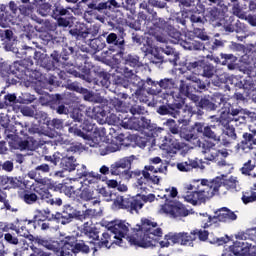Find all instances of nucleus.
<instances>
[{
    "mask_svg": "<svg viewBox=\"0 0 256 256\" xmlns=\"http://www.w3.org/2000/svg\"><path fill=\"white\" fill-rule=\"evenodd\" d=\"M116 84L127 89L126 92L123 93V99H127L129 95L141 99V91H145V81L141 80V78H136L135 81L119 78Z\"/></svg>",
    "mask_w": 256,
    "mask_h": 256,
    "instance_id": "14",
    "label": "nucleus"
},
{
    "mask_svg": "<svg viewBox=\"0 0 256 256\" xmlns=\"http://www.w3.org/2000/svg\"><path fill=\"white\" fill-rule=\"evenodd\" d=\"M239 181H237V178L230 177L229 179L222 180V185L227 189V191H237V184Z\"/></svg>",
    "mask_w": 256,
    "mask_h": 256,
    "instance_id": "63",
    "label": "nucleus"
},
{
    "mask_svg": "<svg viewBox=\"0 0 256 256\" xmlns=\"http://www.w3.org/2000/svg\"><path fill=\"white\" fill-rule=\"evenodd\" d=\"M131 224L123 220H113L108 224V231L114 235V239L123 241V238L129 235V228Z\"/></svg>",
    "mask_w": 256,
    "mask_h": 256,
    "instance_id": "19",
    "label": "nucleus"
},
{
    "mask_svg": "<svg viewBox=\"0 0 256 256\" xmlns=\"http://www.w3.org/2000/svg\"><path fill=\"white\" fill-rule=\"evenodd\" d=\"M121 126L124 129H130L134 131H153V125L151 124V120L145 117H130L127 119L126 117L122 120Z\"/></svg>",
    "mask_w": 256,
    "mask_h": 256,
    "instance_id": "16",
    "label": "nucleus"
},
{
    "mask_svg": "<svg viewBox=\"0 0 256 256\" xmlns=\"http://www.w3.org/2000/svg\"><path fill=\"white\" fill-rule=\"evenodd\" d=\"M106 43L110 45L109 51H113L115 54L113 55V59L115 63L120 64V59L123 57V51H125V30H120V35L117 36L116 33H110L106 36Z\"/></svg>",
    "mask_w": 256,
    "mask_h": 256,
    "instance_id": "12",
    "label": "nucleus"
},
{
    "mask_svg": "<svg viewBox=\"0 0 256 256\" xmlns=\"http://www.w3.org/2000/svg\"><path fill=\"white\" fill-rule=\"evenodd\" d=\"M29 67L31 66L27 65V62H24V60L15 61L12 65H10V72L16 77H23V75L29 71Z\"/></svg>",
    "mask_w": 256,
    "mask_h": 256,
    "instance_id": "35",
    "label": "nucleus"
},
{
    "mask_svg": "<svg viewBox=\"0 0 256 256\" xmlns=\"http://www.w3.org/2000/svg\"><path fill=\"white\" fill-rule=\"evenodd\" d=\"M75 53V48L69 45H65L62 49L61 54H59L61 63H69V57Z\"/></svg>",
    "mask_w": 256,
    "mask_h": 256,
    "instance_id": "58",
    "label": "nucleus"
},
{
    "mask_svg": "<svg viewBox=\"0 0 256 256\" xmlns=\"http://www.w3.org/2000/svg\"><path fill=\"white\" fill-rule=\"evenodd\" d=\"M105 135H107V130L105 129V127H96L94 126V129L91 133V138L88 141H92V143L94 144H90L91 147H99V143L101 141V139H103V137H105Z\"/></svg>",
    "mask_w": 256,
    "mask_h": 256,
    "instance_id": "38",
    "label": "nucleus"
},
{
    "mask_svg": "<svg viewBox=\"0 0 256 256\" xmlns=\"http://www.w3.org/2000/svg\"><path fill=\"white\" fill-rule=\"evenodd\" d=\"M204 17L206 22L208 21L209 23H218V21H221V19L225 17V11L221 9V6L210 7L207 8Z\"/></svg>",
    "mask_w": 256,
    "mask_h": 256,
    "instance_id": "29",
    "label": "nucleus"
},
{
    "mask_svg": "<svg viewBox=\"0 0 256 256\" xmlns=\"http://www.w3.org/2000/svg\"><path fill=\"white\" fill-rule=\"evenodd\" d=\"M33 187L25 188L22 192L19 193V198L26 203V205H35L39 201V196L33 191Z\"/></svg>",
    "mask_w": 256,
    "mask_h": 256,
    "instance_id": "30",
    "label": "nucleus"
},
{
    "mask_svg": "<svg viewBox=\"0 0 256 256\" xmlns=\"http://www.w3.org/2000/svg\"><path fill=\"white\" fill-rule=\"evenodd\" d=\"M89 47L92 53H99V51H103L107 47V43H105L103 37L99 36L98 38L90 39Z\"/></svg>",
    "mask_w": 256,
    "mask_h": 256,
    "instance_id": "43",
    "label": "nucleus"
},
{
    "mask_svg": "<svg viewBox=\"0 0 256 256\" xmlns=\"http://www.w3.org/2000/svg\"><path fill=\"white\" fill-rule=\"evenodd\" d=\"M152 173H163V168H155L153 165H148L144 167L142 171V176L137 179L136 187L140 189L141 193H147L151 185H159L161 177Z\"/></svg>",
    "mask_w": 256,
    "mask_h": 256,
    "instance_id": "8",
    "label": "nucleus"
},
{
    "mask_svg": "<svg viewBox=\"0 0 256 256\" xmlns=\"http://www.w3.org/2000/svg\"><path fill=\"white\" fill-rule=\"evenodd\" d=\"M195 236L192 232H169L164 236V240L160 241V247H170V245H182L184 247H193Z\"/></svg>",
    "mask_w": 256,
    "mask_h": 256,
    "instance_id": "10",
    "label": "nucleus"
},
{
    "mask_svg": "<svg viewBox=\"0 0 256 256\" xmlns=\"http://www.w3.org/2000/svg\"><path fill=\"white\" fill-rule=\"evenodd\" d=\"M222 65H227L228 69H235V63H237V56L233 54H220Z\"/></svg>",
    "mask_w": 256,
    "mask_h": 256,
    "instance_id": "56",
    "label": "nucleus"
},
{
    "mask_svg": "<svg viewBox=\"0 0 256 256\" xmlns=\"http://www.w3.org/2000/svg\"><path fill=\"white\" fill-rule=\"evenodd\" d=\"M19 100H17V95L10 94L5 91L0 93V109H7V107H13V105H17Z\"/></svg>",
    "mask_w": 256,
    "mask_h": 256,
    "instance_id": "33",
    "label": "nucleus"
},
{
    "mask_svg": "<svg viewBox=\"0 0 256 256\" xmlns=\"http://www.w3.org/2000/svg\"><path fill=\"white\" fill-rule=\"evenodd\" d=\"M81 72H79V79H83L87 83H92L95 81V77L91 75V69L87 66H84L80 69Z\"/></svg>",
    "mask_w": 256,
    "mask_h": 256,
    "instance_id": "61",
    "label": "nucleus"
},
{
    "mask_svg": "<svg viewBox=\"0 0 256 256\" xmlns=\"http://www.w3.org/2000/svg\"><path fill=\"white\" fill-rule=\"evenodd\" d=\"M107 107L109 111H116L117 113H125V104L119 98H112L108 101Z\"/></svg>",
    "mask_w": 256,
    "mask_h": 256,
    "instance_id": "49",
    "label": "nucleus"
},
{
    "mask_svg": "<svg viewBox=\"0 0 256 256\" xmlns=\"http://www.w3.org/2000/svg\"><path fill=\"white\" fill-rule=\"evenodd\" d=\"M223 185V178L216 177L207 186H203L202 188H196L202 195L204 201L207 199H211V197H215V195H219V189H221Z\"/></svg>",
    "mask_w": 256,
    "mask_h": 256,
    "instance_id": "20",
    "label": "nucleus"
},
{
    "mask_svg": "<svg viewBox=\"0 0 256 256\" xmlns=\"http://www.w3.org/2000/svg\"><path fill=\"white\" fill-rule=\"evenodd\" d=\"M125 65L129 67H141V61H139V56L135 54H128L124 59Z\"/></svg>",
    "mask_w": 256,
    "mask_h": 256,
    "instance_id": "62",
    "label": "nucleus"
},
{
    "mask_svg": "<svg viewBox=\"0 0 256 256\" xmlns=\"http://www.w3.org/2000/svg\"><path fill=\"white\" fill-rule=\"evenodd\" d=\"M205 131V126L201 122H196L191 129L184 135V139L193 143L196 147L201 149L206 161H219L220 159H226L229 157V152L227 150H219L215 148V143L209 140H204L201 142L199 139V134Z\"/></svg>",
    "mask_w": 256,
    "mask_h": 256,
    "instance_id": "1",
    "label": "nucleus"
},
{
    "mask_svg": "<svg viewBox=\"0 0 256 256\" xmlns=\"http://www.w3.org/2000/svg\"><path fill=\"white\" fill-rule=\"evenodd\" d=\"M187 71L192 73V75H197L198 77H205L206 79H211L215 76L217 70L213 64L205 60H196L185 63Z\"/></svg>",
    "mask_w": 256,
    "mask_h": 256,
    "instance_id": "11",
    "label": "nucleus"
},
{
    "mask_svg": "<svg viewBox=\"0 0 256 256\" xmlns=\"http://www.w3.org/2000/svg\"><path fill=\"white\" fill-rule=\"evenodd\" d=\"M33 191L36 192V194L38 195L39 199H41V201H46V203H48L49 199H51L52 197L51 192H49V189L45 187L41 188L39 186H34Z\"/></svg>",
    "mask_w": 256,
    "mask_h": 256,
    "instance_id": "57",
    "label": "nucleus"
},
{
    "mask_svg": "<svg viewBox=\"0 0 256 256\" xmlns=\"http://www.w3.org/2000/svg\"><path fill=\"white\" fill-rule=\"evenodd\" d=\"M184 13L186 15L185 17H187V19H190L193 27H195V25H205V14L199 11V9H197V6L191 9H186V12Z\"/></svg>",
    "mask_w": 256,
    "mask_h": 256,
    "instance_id": "25",
    "label": "nucleus"
},
{
    "mask_svg": "<svg viewBox=\"0 0 256 256\" xmlns=\"http://www.w3.org/2000/svg\"><path fill=\"white\" fill-rule=\"evenodd\" d=\"M184 199L185 201H187V203H190L191 205H197L198 203H205V200L201 195V192H199V189H196V191L187 192Z\"/></svg>",
    "mask_w": 256,
    "mask_h": 256,
    "instance_id": "42",
    "label": "nucleus"
},
{
    "mask_svg": "<svg viewBox=\"0 0 256 256\" xmlns=\"http://www.w3.org/2000/svg\"><path fill=\"white\" fill-rule=\"evenodd\" d=\"M47 0H34L32 5L37 7V13L41 15V17H47L51 15L53 9H51V4L46 2Z\"/></svg>",
    "mask_w": 256,
    "mask_h": 256,
    "instance_id": "37",
    "label": "nucleus"
},
{
    "mask_svg": "<svg viewBox=\"0 0 256 256\" xmlns=\"http://www.w3.org/2000/svg\"><path fill=\"white\" fill-rule=\"evenodd\" d=\"M140 9H145L147 13H149V15H152L153 17L152 25L147 26L149 35L155 37V39L159 41V43H164L165 38L161 36V33H163V31H166L167 27H169L167 21H165V19L163 18H155L157 12H155L153 8L149 7V5H147V2L140 3Z\"/></svg>",
    "mask_w": 256,
    "mask_h": 256,
    "instance_id": "7",
    "label": "nucleus"
},
{
    "mask_svg": "<svg viewBox=\"0 0 256 256\" xmlns=\"http://www.w3.org/2000/svg\"><path fill=\"white\" fill-rule=\"evenodd\" d=\"M212 104L214 105V111L217 108L224 105V111L220 114V117L217 120V123L226 127L231 121H241L245 119V109L237 104H231L225 100V95L219 92H215L211 97Z\"/></svg>",
    "mask_w": 256,
    "mask_h": 256,
    "instance_id": "3",
    "label": "nucleus"
},
{
    "mask_svg": "<svg viewBox=\"0 0 256 256\" xmlns=\"http://www.w3.org/2000/svg\"><path fill=\"white\" fill-rule=\"evenodd\" d=\"M133 161H135V155L125 157L116 161L110 166L111 175H119V177L127 178V176L129 175V169H131Z\"/></svg>",
    "mask_w": 256,
    "mask_h": 256,
    "instance_id": "18",
    "label": "nucleus"
},
{
    "mask_svg": "<svg viewBox=\"0 0 256 256\" xmlns=\"http://www.w3.org/2000/svg\"><path fill=\"white\" fill-rule=\"evenodd\" d=\"M188 79L189 81H192L193 87L195 91H198V93H203V91H207V84L203 80L195 76H190Z\"/></svg>",
    "mask_w": 256,
    "mask_h": 256,
    "instance_id": "59",
    "label": "nucleus"
},
{
    "mask_svg": "<svg viewBox=\"0 0 256 256\" xmlns=\"http://www.w3.org/2000/svg\"><path fill=\"white\" fill-rule=\"evenodd\" d=\"M241 199H242V202L244 203V205H249V203H255L256 192L253 190L243 192Z\"/></svg>",
    "mask_w": 256,
    "mask_h": 256,
    "instance_id": "64",
    "label": "nucleus"
},
{
    "mask_svg": "<svg viewBox=\"0 0 256 256\" xmlns=\"http://www.w3.org/2000/svg\"><path fill=\"white\" fill-rule=\"evenodd\" d=\"M165 105L159 106L157 113L159 115H171L174 119L180 117L181 109L185 105V99L181 97V94L171 92L164 94Z\"/></svg>",
    "mask_w": 256,
    "mask_h": 256,
    "instance_id": "5",
    "label": "nucleus"
},
{
    "mask_svg": "<svg viewBox=\"0 0 256 256\" xmlns=\"http://www.w3.org/2000/svg\"><path fill=\"white\" fill-rule=\"evenodd\" d=\"M86 31V26L85 24H78L75 25V27L71 28L69 30L70 35H72V37H75V39L81 40V39H85V33Z\"/></svg>",
    "mask_w": 256,
    "mask_h": 256,
    "instance_id": "55",
    "label": "nucleus"
},
{
    "mask_svg": "<svg viewBox=\"0 0 256 256\" xmlns=\"http://www.w3.org/2000/svg\"><path fill=\"white\" fill-rule=\"evenodd\" d=\"M80 5H83L84 19L87 15H93V13H103L104 11H113V9H119L121 5L117 0H108L103 2L102 0H81Z\"/></svg>",
    "mask_w": 256,
    "mask_h": 256,
    "instance_id": "9",
    "label": "nucleus"
},
{
    "mask_svg": "<svg viewBox=\"0 0 256 256\" xmlns=\"http://www.w3.org/2000/svg\"><path fill=\"white\" fill-rule=\"evenodd\" d=\"M75 208L71 205H64L63 211L61 213L62 225H67V223H71L73 221V217H75Z\"/></svg>",
    "mask_w": 256,
    "mask_h": 256,
    "instance_id": "41",
    "label": "nucleus"
},
{
    "mask_svg": "<svg viewBox=\"0 0 256 256\" xmlns=\"http://www.w3.org/2000/svg\"><path fill=\"white\" fill-rule=\"evenodd\" d=\"M215 129H217L216 125L205 126L203 131V137H206V139H211L212 141H216V143H219V141H221V136L217 135Z\"/></svg>",
    "mask_w": 256,
    "mask_h": 256,
    "instance_id": "50",
    "label": "nucleus"
},
{
    "mask_svg": "<svg viewBox=\"0 0 256 256\" xmlns=\"http://www.w3.org/2000/svg\"><path fill=\"white\" fill-rule=\"evenodd\" d=\"M187 144L175 139L173 136H166L162 140L160 149L167 152L169 155H176L179 151H183Z\"/></svg>",
    "mask_w": 256,
    "mask_h": 256,
    "instance_id": "22",
    "label": "nucleus"
},
{
    "mask_svg": "<svg viewBox=\"0 0 256 256\" xmlns=\"http://www.w3.org/2000/svg\"><path fill=\"white\" fill-rule=\"evenodd\" d=\"M160 88L153 89L154 95H159L161 89H175V80L173 78H164L158 82Z\"/></svg>",
    "mask_w": 256,
    "mask_h": 256,
    "instance_id": "46",
    "label": "nucleus"
},
{
    "mask_svg": "<svg viewBox=\"0 0 256 256\" xmlns=\"http://www.w3.org/2000/svg\"><path fill=\"white\" fill-rule=\"evenodd\" d=\"M116 142L107 144L105 149L101 152V155H109V153H116V151H121V147L125 145V134H120L116 137Z\"/></svg>",
    "mask_w": 256,
    "mask_h": 256,
    "instance_id": "32",
    "label": "nucleus"
},
{
    "mask_svg": "<svg viewBox=\"0 0 256 256\" xmlns=\"http://www.w3.org/2000/svg\"><path fill=\"white\" fill-rule=\"evenodd\" d=\"M133 233L134 235L128 236V243L134 247H151L153 241H157V237H163V229L149 218H142L141 224L136 225Z\"/></svg>",
    "mask_w": 256,
    "mask_h": 256,
    "instance_id": "2",
    "label": "nucleus"
},
{
    "mask_svg": "<svg viewBox=\"0 0 256 256\" xmlns=\"http://www.w3.org/2000/svg\"><path fill=\"white\" fill-rule=\"evenodd\" d=\"M76 179H95V173L87 171V166L76 164Z\"/></svg>",
    "mask_w": 256,
    "mask_h": 256,
    "instance_id": "47",
    "label": "nucleus"
},
{
    "mask_svg": "<svg viewBox=\"0 0 256 256\" xmlns=\"http://www.w3.org/2000/svg\"><path fill=\"white\" fill-rule=\"evenodd\" d=\"M71 12L69 9L64 8L61 4H54L51 17L53 19H59L60 17H70Z\"/></svg>",
    "mask_w": 256,
    "mask_h": 256,
    "instance_id": "48",
    "label": "nucleus"
},
{
    "mask_svg": "<svg viewBox=\"0 0 256 256\" xmlns=\"http://www.w3.org/2000/svg\"><path fill=\"white\" fill-rule=\"evenodd\" d=\"M51 171V167L49 164H40L28 172V177L30 179H39L41 175H45Z\"/></svg>",
    "mask_w": 256,
    "mask_h": 256,
    "instance_id": "39",
    "label": "nucleus"
},
{
    "mask_svg": "<svg viewBox=\"0 0 256 256\" xmlns=\"http://www.w3.org/2000/svg\"><path fill=\"white\" fill-rule=\"evenodd\" d=\"M60 166L64 171H75V169H77V160L73 156L63 157L61 159Z\"/></svg>",
    "mask_w": 256,
    "mask_h": 256,
    "instance_id": "45",
    "label": "nucleus"
},
{
    "mask_svg": "<svg viewBox=\"0 0 256 256\" xmlns=\"http://www.w3.org/2000/svg\"><path fill=\"white\" fill-rule=\"evenodd\" d=\"M153 201H155V194H138L135 197L128 198L117 196L114 200V205L118 207V209H126V211L130 213H139L145 203H153Z\"/></svg>",
    "mask_w": 256,
    "mask_h": 256,
    "instance_id": "4",
    "label": "nucleus"
},
{
    "mask_svg": "<svg viewBox=\"0 0 256 256\" xmlns=\"http://www.w3.org/2000/svg\"><path fill=\"white\" fill-rule=\"evenodd\" d=\"M253 145H256V130H253L251 133L244 132L242 135V141L238 143L239 149H253Z\"/></svg>",
    "mask_w": 256,
    "mask_h": 256,
    "instance_id": "31",
    "label": "nucleus"
},
{
    "mask_svg": "<svg viewBox=\"0 0 256 256\" xmlns=\"http://www.w3.org/2000/svg\"><path fill=\"white\" fill-rule=\"evenodd\" d=\"M178 171L182 173H189V171H193V169H205L203 165V161L199 159H188V161L180 162L176 165Z\"/></svg>",
    "mask_w": 256,
    "mask_h": 256,
    "instance_id": "27",
    "label": "nucleus"
},
{
    "mask_svg": "<svg viewBox=\"0 0 256 256\" xmlns=\"http://www.w3.org/2000/svg\"><path fill=\"white\" fill-rule=\"evenodd\" d=\"M16 57L24 61V63H27L28 66L33 67V59L37 63L39 59L43 57V54H41V51H37L34 48L27 47L17 50Z\"/></svg>",
    "mask_w": 256,
    "mask_h": 256,
    "instance_id": "23",
    "label": "nucleus"
},
{
    "mask_svg": "<svg viewBox=\"0 0 256 256\" xmlns=\"http://www.w3.org/2000/svg\"><path fill=\"white\" fill-rule=\"evenodd\" d=\"M60 69H63L62 71L64 73H68V75H71L72 77H79V71H77V67L73 65V63L64 62L60 66Z\"/></svg>",
    "mask_w": 256,
    "mask_h": 256,
    "instance_id": "60",
    "label": "nucleus"
},
{
    "mask_svg": "<svg viewBox=\"0 0 256 256\" xmlns=\"http://www.w3.org/2000/svg\"><path fill=\"white\" fill-rule=\"evenodd\" d=\"M92 83L94 85H98V87H102L103 89H109L111 86V74L105 71H100L98 73V77L94 78Z\"/></svg>",
    "mask_w": 256,
    "mask_h": 256,
    "instance_id": "36",
    "label": "nucleus"
},
{
    "mask_svg": "<svg viewBox=\"0 0 256 256\" xmlns=\"http://www.w3.org/2000/svg\"><path fill=\"white\" fill-rule=\"evenodd\" d=\"M191 99L200 109H205L206 111H215L212 100H209L206 97L200 99L197 95H191Z\"/></svg>",
    "mask_w": 256,
    "mask_h": 256,
    "instance_id": "40",
    "label": "nucleus"
},
{
    "mask_svg": "<svg viewBox=\"0 0 256 256\" xmlns=\"http://www.w3.org/2000/svg\"><path fill=\"white\" fill-rule=\"evenodd\" d=\"M181 46L184 49H187L188 51H201V49H204L205 46L203 43L195 40H189V41H181Z\"/></svg>",
    "mask_w": 256,
    "mask_h": 256,
    "instance_id": "53",
    "label": "nucleus"
},
{
    "mask_svg": "<svg viewBox=\"0 0 256 256\" xmlns=\"http://www.w3.org/2000/svg\"><path fill=\"white\" fill-rule=\"evenodd\" d=\"M126 23L131 29H135V31H140L142 23H147V14L139 12L137 20H135V17H133V15L131 14L128 16V20L126 21Z\"/></svg>",
    "mask_w": 256,
    "mask_h": 256,
    "instance_id": "34",
    "label": "nucleus"
},
{
    "mask_svg": "<svg viewBox=\"0 0 256 256\" xmlns=\"http://www.w3.org/2000/svg\"><path fill=\"white\" fill-rule=\"evenodd\" d=\"M55 99V106H52L54 111H56L58 115H67L69 113V108H67L65 104L61 103V101H63L61 94H56Z\"/></svg>",
    "mask_w": 256,
    "mask_h": 256,
    "instance_id": "52",
    "label": "nucleus"
},
{
    "mask_svg": "<svg viewBox=\"0 0 256 256\" xmlns=\"http://www.w3.org/2000/svg\"><path fill=\"white\" fill-rule=\"evenodd\" d=\"M204 217L205 219L202 220V223L205 229H207V227H211V225H215V223H229L231 221H237V214L227 207L218 209L213 217L208 214L204 215Z\"/></svg>",
    "mask_w": 256,
    "mask_h": 256,
    "instance_id": "13",
    "label": "nucleus"
},
{
    "mask_svg": "<svg viewBox=\"0 0 256 256\" xmlns=\"http://www.w3.org/2000/svg\"><path fill=\"white\" fill-rule=\"evenodd\" d=\"M166 33L168 37L171 38L172 43H179L181 45V41H187L183 40L181 37H183V34H181V31L177 30V28L173 27L172 25H168L166 28Z\"/></svg>",
    "mask_w": 256,
    "mask_h": 256,
    "instance_id": "44",
    "label": "nucleus"
},
{
    "mask_svg": "<svg viewBox=\"0 0 256 256\" xmlns=\"http://www.w3.org/2000/svg\"><path fill=\"white\" fill-rule=\"evenodd\" d=\"M8 8H6L5 19L0 18V23L4 24V29L9 27L11 23H15L17 19H21V17H29L33 13V5H17L15 1H10L8 3ZM10 11V12H9Z\"/></svg>",
    "mask_w": 256,
    "mask_h": 256,
    "instance_id": "6",
    "label": "nucleus"
},
{
    "mask_svg": "<svg viewBox=\"0 0 256 256\" xmlns=\"http://www.w3.org/2000/svg\"><path fill=\"white\" fill-rule=\"evenodd\" d=\"M86 235L90 237V239H93L94 241H98V247H111V234L109 232L102 233V237L99 240V229L97 227H91L89 229H86Z\"/></svg>",
    "mask_w": 256,
    "mask_h": 256,
    "instance_id": "24",
    "label": "nucleus"
},
{
    "mask_svg": "<svg viewBox=\"0 0 256 256\" xmlns=\"http://www.w3.org/2000/svg\"><path fill=\"white\" fill-rule=\"evenodd\" d=\"M85 115L89 117V119H94L98 123L103 124L105 123V115H107V113L101 106H92L86 109Z\"/></svg>",
    "mask_w": 256,
    "mask_h": 256,
    "instance_id": "28",
    "label": "nucleus"
},
{
    "mask_svg": "<svg viewBox=\"0 0 256 256\" xmlns=\"http://www.w3.org/2000/svg\"><path fill=\"white\" fill-rule=\"evenodd\" d=\"M5 133H6L7 139H12V141L9 142V147H10V149H11V150H15L14 147H17V143H18V142L13 141V139H15V136H16V135H19V133H20L21 135H23V130H21V131L19 132V131H17V130L15 129V126H11L10 128H7V129L5 130Z\"/></svg>",
    "mask_w": 256,
    "mask_h": 256,
    "instance_id": "54",
    "label": "nucleus"
},
{
    "mask_svg": "<svg viewBox=\"0 0 256 256\" xmlns=\"http://www.w3.org/2000/svg\"><path fill=\"white\" fill-rule=\"evenodd\" d=\"M166 198L165 203L161 205L160 212L165 213L166 215H170L173 219H177V217H187L189 215V210L185 208L183 203L167 198V195H164Z\"/></svg>",
    "mask_w": 256,
    "mask_h": 256,
    "instance_id": "15",
    "label": "nucleus"
},
{
    "mask_svg": "<svg viewBox=\"0 0 256 256\" xmlns=\"http://www.w3.org/2000/svg\"><path fill=\"white\" fill-rule=\"evenodd\" d=\"M80 199H82V201H93V199H96L94 200V203H101V200H99L95 195V191H93L89 186L82 189Z\"/></svg>",
    "mask_w": 256,
    "mask_h": 256,
    "instance_id": "51",
    "label": "nucleus"
},
{
    "mask_svg": "<svg viewBox=\"0 0 256 256\" xmlns=\"http://www.w3.org/2000/svg\"><path fill=\"white\" fill-rule=\"evenodd\" d=\"M25 223L26 224L18 227L17 235L28 239V241H35V236L31 233L37 229V225H35V222L31 220H25Z\"/></svg>",
    "mask_w": 256,
    "mask_h": 256,
    "instance_id": "26",
    "label": "nucleus"
},
{
    "mask_svg": "<svg viewBox=\"0 0 256 256\" xmlns=\"http://www.w3.org/2000/svg\"><path fill=\"white\" fill-rule=\"evenodd\" d=\"M80 128L77 127V124L70 126L68 128L69 133L82 137L86 141H91V133L95 129V124L91 123L89 120H84L80 125Z\"/></svg>",
    "mask_w": 256,
    "mask_h": 256,
    "instance_id": "21",
    "label": "nucleus"
},
{
    "mask_svg": "<svg viewBox=\"0 0 256 256\" xmlns=\"http://www.w3.org/2000/svg\"><path fill=\"white\" fill-rule=\"evenodd\" d=\"M40 59H38L39 65L47 69V71H55V69L61 70V56H59V52L54 50L53 53L49 56L47 54L41 52Z\"/></svg>",
    "mask_w": 256,
    "mask_h": 256,
    "instance_id": "17",
    "label": "nucleus"
}]
</instances>
